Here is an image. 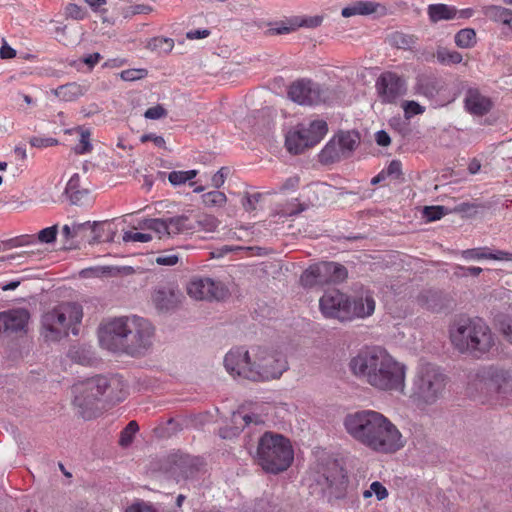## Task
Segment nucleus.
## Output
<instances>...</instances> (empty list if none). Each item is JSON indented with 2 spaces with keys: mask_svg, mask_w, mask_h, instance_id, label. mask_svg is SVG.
<instances>
[{
  "mask_svg": "<svg viewBox=\"0 0 512 512\" xmlns=\"http://www.w3.org/2000/svg\"><path fill=\"white\" fill-rule=\"evenodd\" d=\"M343 425L350 437L376 453L392 454L405 446L396 425L378 411L366 409L349 413Z\"/></svg>",
  "mask_w": 512,
  "mask_h": 512,
  "instance_id": "1",
  "label": "nucleus"
},
{
  "mask_svg": "<svg viewBox=\"0 0 512 512\" xmlns=\"http://www.w3.org/2000/svg\"><path fill=\"white\" fill-rule=\"evenodd\" d=\"M348 366L356 378L376 390L402 393L405 389V365L381 347L360 350L350 359Z\"/></svg>",
  "mask_w": 512,
  "mask_h": 512,
  "instance_id": "2",
  "label": "nucleus"
},
{
  "mask_svg": "<svg viewBox=\"0 0 512 512\" xmlns=\"http://www.w3.org/2000/svg\"><path fill=\"white\" fill-rule=\"evenodd\" d=\"M224 366L234 377L258 382L278 379L288 369V362L275 350L257 347L250 353L244 347H237L225 355Z\"/></svg>",
  "mask_w": 512,
  "mask_h": 512,
  "instance_id": "3",
  "label": "nucleus"
},
{
  "mask_svg": "<svg viewBox=\"0 0 512 512\" xmlns=\"http://www.w3.org/2000/svg\"><path fill=\"white\" fill-rule=\"evenodd\" d=\"M154 328L142 317H119L109 321L99 333L101 345L110 351L137 353L152 345Z\"/></svg>",
  "mask_w": 512,
  "mask_h": 512,
  "instance_id": "4",
  "label": "nucleus"
},
{
  "mask_svg": "<svg viewBox=\"0 0 512 512\" xmlns=\"http://www.w3.org/2000/svg\"><path fill=\"white\" fill-rule=\"evenodd\" d=\"M452 345L461 353L481 358L494 346L490 327L479 317H460L449 330Z\"/></svg>",
  "mask_w": 512,
  "mask_h": 512,
  "instance_id": "5",
  "label": "nucleus"
},
{
  "mask_svg": "<svg viewBox=\"0 0 512 512\" xmlns=\"http://www.w3.org/2000/svg\"><path fill=\"white\" fill-rule=\"evenodd\" d=\"M294 459L292 445L286 437L265 432L258 441L255 460L268 473L278 474L287 470Z\"/></svg>",
  "mask_w": 512,
  "mask_h": 512,
  "instance_id": "6",
  "label": "nucleus"
},
{
  "mask_svg": "<svg viewBox=\"0 0 512 512\" xmlns=\"http://www.w3.org/2000/svg\"><path fill=\"white\" fill-rule=\"evenodd\" d=\"M446 375L431 363L421 365L415 374L411 399L421 408L437 403L444 395Z\"/></svg>",
  "mask_w": 512,
  "mask_h": 512,
  "instance_id": "7",
  "label": "nucleus"
},
{
  "mask_svg": "<svg viewBox=\"0 0 512 512\" xmlns=\"http://www.w3.org/2000/svg\"><path fill=\"white\" fill-rule=\"evenodd\" d=\"M82 308L77 303H62L45 313L42 317V326L45 330V338L58 341L68 335L71 325L81 322Z\"/></svg>",
  "mask_w": 512,
  "mask_h": 512,
  "instance_id": "8",
  "label": "nucleus"
},
{
  "mask_svg": "<svg viewBox=\"0 0 512 512\" xmlns=\"http://www.w3.org/2000/svg\"><path fill=\"white\" fill-rule=\"evenodd\" d=\"M347 276V269L342 264L323 261L310 265L304 270L300 276V283L305 288H312L329 283L343 282Z\"/></svg>",
  "mask_w": 512,
  "mask_h": 512,
  "instance_id": "9",
  "label": "nucleus"
},
{
  "mask_svg": "<svg viewBox=\"0 0 512 512\" xmlns=\"http://www.w3.org/2000/svg\"><path fill=\"white\" fill-rule=\"evenodd\" d=\"M328 131L324 120L311 121L307 126L301 124L298 129L286 137V147L294 154L301 153L305 148L318 144Z\"/></svg>",
  "mask_w": 512,
  "mask_h": 512,
  "instance_id": "10",
  "label": "nucleus"
},
{
  "mask_svg": "<svg viewBox=\"0 0 512 512\" xmlns=\"http://www.w3.org/2000/svg\"><path fill=\"white\" fill-rule=\"evenodd\" d=\"M288 96L293 102L300 105L313 106L329 100L331 91L323 84L302 78L294 81L289 86Z\"/></svg>",
  "mask_w": 512,
  "mask_h": 512,
  "instance_id": "11",
  "label": "nucleus"
},
{
  "mask_svg": "<svg viewBox=\"0 0 512 512\" xmlns=\"http://www.w3.org/2000/svg\"><path fill=\"white\" fill-rule=\"evenodd\" d=\"M88 382L89 378L74 384L72 388L74 393L73 403L84 419H92L99 414L100 408L98 403L103 397V390L98 391L99 389L96 388H88Z\"/></svg>",
  "mask_w": 512,
  "mask_h": 512,
  "instance_id": "12",
  "label": "nucleus"
},
{
  "mask_svg": "<svg viewBox=\"0 0 512 512\" xmlns=\"http://www.w3.org/2000/svg\"><path fill=\"white\" fill-rule=\"evenodd\" d=\"M317 481L319 484L323 485L334 498L340 499L345 496L348 477L344 468L337 460L332 459L327 461Z\"/></svg>",
  "mask_w": 512,
  "mask_h": 512,
  "instance_id": "13",
  "label": "nucleus"
},
{
  "mask_svg": "<svg viewBox=\"0 0 512 512\" xmlns=\"http://www.w3.org/2000/svg\"><path fill=\"white\" fill-rule=\"evenodd\" d=\"M319 307L326 318H334L339 321L350 320L349 296L339 290L326 291L319 300Z\"/></svg>",
  "mask_w": 512,
  "mask_h": 512,
  "instance_id": "14",
  "label": "nucleus"
},
{
  "mask_svg": "<svg viewBox=\"0 0 512 512\" xmlns=\"http://www.w3.org/2000/svg\"><path fill=\"white\" fill-rule=\"evenodd\" d=\"M187 293L196 300H221L227 295V289L212 278L194 277L187 285Z\"/></svg>",
  "mask_w": 512,
  "mask_h": 512,
  "instance_id": "15",
  "label": "nucleus"
},
{
  "mask_svg": "<svg viewBox=\"0 0 512 512\" xmlns=\"http://www.w3.org/2000/svg\"><path fill=\"white\" fill-rule=\"evenodd\" d=\"M90 389L103 390V397L107 401L115 403L123 401L127 396V385L122 376L112 375L110 377L97 375L89 378L87 384Z\"/></svg>",
  "mask_w": 512,
  "mask_h": 512,
  "instance_id": "16",
  "label": "nucleus"
},
{
  "mask_svg": "<svg viewBox=\"0 0 512 512\" xmlns=\"http://www.w3.org/2000/svg\"><path fill=\"white\" fill-rule=\"evenodd\" d=\"M376 89L383 103H394L405 94L406 82L394 72H384L376 81Z\"/></svg>",
  "mask_w": 512,
  "mask_h": 512,
  "instance_id": "17",
  "label": "nucleus"
},
{
  "mask_svg": "<svg viewBox=\"0 0 512 512\" xmlns=\"http://www.w3.org/2000/svg\"><path fill=\"white\" fill-rule=\"evenodd\" d=\"M479 382L489 390L506 395L511 387V375L508 370L491 367L488 371H482L477 375Z\"/></svg>",
  "mask_w": 512,
  "mask_h": 512,
  "instance_id": "18",
  "label": "nucleus"
},
{
  "mask_svg": "<svg viewBox=\"0 0 512 512\" xmlns=\"http://www.w3.org/2000/svg\"><path fill=\"white\" fill-rule=\"evenodd\" d=\"M375 305L373 293L362 288L353 300L349 298L350 320L371 316L375 311Z\"/></svg>",
  "mask_w": 512,
  "mask_h": 512,
  "instance_id": "19",
  "label": "nucleus"
},
{
  "mask_svg": "<svg viewBox=\"0 0 512 512\" xmlns=\"http://www.w3.org/2000/svg\"><path fill=\"white\" fill-rule=\"evenodd\" d=\"M29 317V312L23 308L0 312L1 332L17 333L24 331Z\"/></svg>",
  "mask_w": 512,
  "mask_h": 512,
  "instance_id": "20",
  "label": "nucleus"
},
{
  "mask_svg": "<svg viewBox=\"0 0 512 512\" xmlns=\"http://www.w3.org/2000/svg\"><path fill=\"white\" fill-rule=\"evenodd\" d=\"M182 297L180 290L171 285L157 287L152 294L153 303L159 311L176 308L181 303Z\"/></svg>",
  "mask_w": 512,
  "mask_h": 512,
  "instance_id": "21",
  "label": "nucleus"
},
{
  "mask_svg": "<svg viewBox=\"0 0 512 512\" xmlns=\"http://www.w3.org/2000/svg\"><path fill=\"white\" fill-rule=\"evenodd\" d=\"M465 109L473 115L483 116L492 108L490 98L482 95L476 88H469L464 98Z\"/></svg>",
  "mask_w": 512,
  "mask_h": 512,
  "instance_id": "22",
  "label": "nucleus"
},
{
  "mask_svg": "<svg viewBox=\"0 0 512 512\" xmlns=\"http://www.w3.org/2000/svg\"><path fill=\"white\" fill-rule=\"evenodd\" d=\"M442 89V80L433 73H423L416 77L414 90L418 95L433 99Z\"/></svg>",
  "mask_w": 512,
  "mask_h": 512,
  "instance_id": "23",
  "label": "nucleus"
},
{
  "mask_svg": "<svg viewBox=\"0 0 512 512\" xmlns=\"http://www.w3.org/2000/svg\"><path fill=\"white\" fill-rule=\"evenodd\" d=\"M465 260H496L512 262V253L490 247H478L461 251Z\"/></svg>",
  "mask_w": 512,
  "mask_h": 512,
  "instance_id": "24",
  "label": "nucleus"
},
{
  "mask_svg": "<svg viewBox=\"0 0 512 512\" xmlns=\"http://www.w3.org/2000/svg\"><path fill=\"white\" fill-rule=\"evenodd\" d=\"M416 302L426 310L440 312L447 306L448 299L441 291L426 289L417 295Z\"/></svg>",
  "mask_w": 512,
  "mask_h": 512,
  "instance_id": "25",
  "label": "nucleus"
},
{
  "mask_svg": "<svg viewBox=\"0 0 512 512\" xmlns=\"http://www.w3.org/2000/svg\"><path fill=\"white\" fill-rule=\"evenodd\" d=\"M175 470L179 471V475L183 479L195 478L204 468V460L197 456L184 455L180 456L174 463Z\"/></svg>",
  "mask_w": 512,
  "mask_h": 512,
  "instance_id": "26",
  "label": "nucleus"
},
{
  "mask_svg": "<svg viewBox=\"0 0 512 512\" xmlns=\"http://www.w3.org/2000/svg\"><path fill=\"white\" fill-rule=\"evenodd\" d=\"M489 20L507 26L512 32V10L499 5H486L481 9Z\"/></svg>",
  "mask_w": 512,
  "mask_h": 512,
  "instance_id": "27",
  "label": "nucleus"
},
{
  "mask_svg": "<svg viewBox=\"0 0 512 512\" xmlns=\"http://www.w3.org/2000/svg\"><path fill=\"white\" fill-rule=\"evenodd\" d=\"M89 227V221L78 224L74 223L72 226L64 225L62 228V235L70 247L76 246V244L86 242V233L88 232Z\"/></svg>",
  "mask_w": 512,
  "mask_h": 512,
  "instance_id": "28",
  "label": "nucleus"
},
{
  "mask_svg": "<svg viewBox=\"0 0 512 512\" xmlns=\"http://www.w3.org/2000/svg\"><path fill=\"white\" fill-rule=\"evenodd\" d=\"M379 8L385 9L383 5L373 1H356L341 11V15L349 18L355 15H370L377 13Z\"/></svg>",
  "mask_w": 512,
  "mask_h": 512,
  "instance_id": "29",
  "label": "nucleus"
},
{
  "mask_svg": "<svg viewBox=\"0 0 512 512\" xmlns=\"http://www.w3.org/2000/svg\"><path fill=\"white\" fill-rule=\"evenodd\" d=\"M427 13L432 23L456 19V7L447 4H430Z\"/></svg>",
  "mask_w": 512,
  "mask_h": 512,
  "instance_id": "30",
  "label": "nucleus"
},
{
  "mask_svg": "<svg viewBox=\"0 0 512 512\" xmlns=\"http://www.w3.org/2000/svg\"><path fill=\"white\" fill-rule=\"evenodd\" d=\"M86 92V88L76 82L67 83L57 87L54 90V95L61 100L71 102L77 100L83 96Z\"/></svg>",
  "mask_w": 512,
  "mask_h": 512,
  "instance_id": "31",
  "label": "nucleus"
},
{
  "mask_svg": "<svg viewBox=\"0 0 512 512\" xmlns=\"http://www.w3.org/2000/svg\"><path fill=\"white\" fill-rule=\"evenodd\" d=\"M338 144L344 152V158L350 156V154L355 150L359 142V134L355 131H346L340 132L335 136Z\"/></svg>",
  "mask_w": 512,
  "mask_h": 512,
  "instance_id": "32",
  "label": "nucleus"
},
{
  "mask_svg": "<svg viewBox=\"0 0 512 512\" xmlns=\"http://www.w3.org/2000/svg\"><path fill=\"white\" fill-rule=\"evenodd\" d=\"M169 235L174 236L180 233L188 232L193 230L194 224L186 215H178L167 218Z\"/></svg>",
  "mask_w": 512,
  "mask_h": 512,
  "instance_id": "33",
  "label": "nucleus"
},
{
  "mask_svg": "<svg viewBox=\"0 0 512 512\" xmlns=\"http://www.w3.org/2000/svg\"><path fill=\"white\" fill-rule=\"evenodd\" d=\"M437 61L445 66L456 65L462 62L463 56L455 50H450L444 46H438L435 52Z\"/></svg>",
  "mask_w": 512,
  "mask_h": 512,
  "instance_id": "34",
  "label": "nucleus"
},
{
  "mask_svg": "<svg viewBox=\"0 0 512 512\" xmlns=\"http://www.w3.org/2000/svg\"><path fill=\"white\" fill-rule=\"evenodd\" d=\"M320 158L324 163L334 162L344 158V152L335 137H333L322 149Z\"/></svg>",
  "mask_w": 512,
  "mask_h": 512,
  "instance_id": "35",
  "label": "nucleus"
},
{
  "mask_svg": "<svg viewBox=\"0 0 512 512\" xmlns=\"http://www.w3.org/2000/svg\"><path fill=\"white\" fill-rule=\"evenodd\" d=\"M454 42L457 47L469 49L477 43L476 32L473 28H464L459 30L454 36Z\"/></svg>",
  "mask_w": 512,
  "mask_h": 512,
  "instance_id": "36",
  "label": "nucleus"
},
{
  "mask_svg": "<svg viewBox=\"0 0 512 512\" xmlns=\"http://www.w3.org/2000/svg\"><path fill=\"white\" fill-rule=\"evenodd\" d=\"M389 42L398 49L408 50L416 44L417 38L414 35L396 31L389 36Z\"/></svg>",
  "mask_w": 512,
  "mask_h": 512,
  "instance_id": "37",
  "label": "nucleus"
},
{
  "mask_svg": "<svg viewBox=\"0 0 512 512\" xmlns=\"http://www.w3.org/2000/svg\"><path fill=\"white\" fill-rule=\"evenodd\" d=\"M143 228L152 230L158 234L159 238L170 237L168 230V220L162 218H149L143 221Z\"/></svg>",
  "mask_w": 512,
  "mask_h": 512,
  "instance_id": "38",
  "label": "nucleus"
},
{
  "mask_svg": "<svg viewBox=\"0 0 512 512\" xmlns=\"http://www.w3.org/2000/svg\"><path fill=\"white\" fill-rule=\"evenodd\" d=\"M174 47V40L167 37H154L147 43V48L158 53H169Z\"/></svg>",
  "mask_w": 512,
  "mask_h": 512,
  "instance_id": "39",
  "label": "nucleus"
},
{
  "mask_svg": "<svg viewBox=\"0 0 512 512\" xmlns=\"http://www.w3.org/2000/svg\"><path fill=\"white\" fill-rule=\"evenodd\" d=\"M226 201V195L218 190L210 191L202 195V202L207 207H221Z\"/></svg>",
  "mask_w": 512,
  "mask_h": 512,
  "instance_id": "40",
  "label": "nucleus"
},
{
  "mask_svg": "<svg viewBox=\"0 0 512 512\" xmlns=\"http://www.w3.org/2000/svg\"><path fill=\"white\" fill-rule=\"evenodd\" d=\"M138 430V423L136 421H130L120 433L119 445L128 447L132 443L134 435Z\"/></svg>",
  "mask_w": 512,
  "mask_h": 512,
  "instance_id": "41",
  "label": "nucleus"
},
{
  "mask_svg": "<svg viewBox=\"0 0 512 512\" xmlns=\"http://www.w3.org/2000/svg\"><path fill=\"white\" fill-rule=\"evenodd\" d=\"M196 175H197L196 170L172 171L168 175V180L172 185L178 186V185L185 184L187 181L196 177Z\"/></svg>",
  "mask_w": 512,
  "mask_h": 512,
  "instance_id": "42",
  "label": "nucleus"
},
{
  "mask_svg": "<svg viewBox=\"0 0 512 512\" xmlns=\"http://www.w3.org/2000/svg\"><path fill=\"white\" fill-rule=\"evenodd\" d=\"M104 235V227L101 223L94 222L93 224L90 223V227L88 229V232L86 233V242L89 244H95L104 241L103 240Z\"/></svg>",
  "mask_w": 512,
  "mask_h": 512,
  "instance_id": "43",
  "label": "nucleus"
},
{
  "mask_svg": "<svg viewBox=\"0 0 512 512\" xmlns=\"http://www.w3.org/2000/svg\"><path fill=\"white\" fill-rule=\"evenodd\" d=\"M80 130V141L79 144L74 147L76 154L82 155L89 153L92 150V144L90 143V131L84 128Z\"/></svg>",
  "mask_w": 512,
  "mask_h": 512,
  "instance_id": "44",
  "label": "nucleus"
},
{
  "mask_svg": "<svg viewBox=\"0 0 512 512\" xmlns=\"http://www.w3.org/2000/svg\"><path fill=\"white\" fill-rule=\"evenodd\" d=\"M232 421L235 425H241L242 427L248 426L252 423H254V424L263 423V420L260 418V416H258L256 414L242 415L239 412L233 414Z\"/></svg>",
  "mask_w": 512,
  "mask_h": 512,
  "instance_id": "45",
  "label": "nucleus"
},
{
  "mask_svg": "<svg viewBox=\"0 0 512 512\" xmlns=\"http://www.w3.org/2000/svg\"><path fill=\"white\" fill-rule=\"evenodd\" d=\"M447 213L448 209L444 206H427L424 208V216L428 221L439 220Z\"/></svg>",
  "mask_w": 512,
  "mask_h": 512,
  "instance_id": "46",
  "label": "nucleus"
},
{
  "mask_svg": "<svg viewBox=\"0 0 512 512\" xmlns=\"http://www.w3.org/2000/svg\"><path fill=\"white\" fill-rule=\"evenodd\" d=\"M58 233L57 225H53L47 228H44L39 231L36 242L39 241L41 243H53L56 240V236Z\"/></svg>",
  "mask_w": 512,
  "mask_h": 512,
  "instance_id": "47",
  "label": "nucleus"
},
{
  "mask_svg": "<svg viewBox=\"0 0 512 512\" xmlns=\"http://www.w3.org/2000/svg\"><path fill=\"white\" fill-rule=\"evenodd\" d=\"M29 143L32 147L46 148L58 145V140L52 137L34 136L30 138Z\"/></svg>",
  "mask_w": 512,
  "mask_h": 512,
  "instance_id": "48",
  "label": "nucleus"
},
{
  "mask_svg": "<svg viewBox=\"0 0 512 512\" xmlns=\"http://www.w3.org/2000/svg\"><path fill=\"white\" fill-rule=\"evenodd\" d=\"M122 239L124 242H149L152 236L148 233L125 231Z\"/></svg>",
  "mask_w": 512,
  "mask_h": 512,
  "instance_id": "49",
  "label": "nucleus"
},
{
  "mask_svg": "<svg viewBox=\"0 0 512 512\" xmlns=\"http://www.w3.org/2000/svg\"><path fill=\"white\" fill-rule=\"evenodd\" d=\"M87 12L81 6L70 3L65 7V15L75 20H82L85 18Z\"/></svg>",
  "mask_w": 512,
  "mask_h": 512,
  "instance_id": "50",
  "label": "nucleus"
},
{
  "mask_svg": "<svg viewBox=\"0 0 512 512\" xmlns=\"http://www.w3.org/2000/svg\"><path fill=\"white\" fill-rule=\"evenodd\" d=\"M323 17L316 15V16H309L304 17L301 20L295 19V26L298 27H307V28H316L322 24Z\"/></svg>",
  "mask_w": 512,
  "mask_h": 512,
  "instance_id": "51",
  "label": "nucleus"
},
{
  "mask_svg": "<svg viewBox=\"0 0 512 512\" xmlns=\"http://www.w3.org/2000/svg\"><path fill=\"white\" fill-rule=\"evenodd\" d=\"M403 109H404L406 118H410L414 115L422 114L425 111V108L423 106H421L418 102L412 101V100L405 101L403 103Z\"/></svg>",
  "mask_w": 512,
  "mask_h": 512,
  "instance_id": "52",
  "label": "nucleus"
},
{
  "mask_svg": "<svg viewBox=\"0 0 512 512\" xmlns=\"http://www.w3.org/2000/svg\"><path fill=\"white\" fill-rule=\"evenodd\" d=\"M147 75L145 69H127L121 72L120 76L124 81H135L144 78Z\"/></svg>",
  "mask_w": 512,
  "mask_h": 512,
  "instance_id": "53",
  "label": "nucleus"
},
{
  "mask_svg": "<svg viewBox=\"0 0 512 512\" xmlns=\"http://www.w3.org/2000/svg\"><path fill=\"white\" fill-rule=\"evenodd\" d=\"M262 195L260 193L249 194L246 193L242 199V206L246 211H254L256 209V203L259 202Z\"/></svg>",
  "mask_w": 512,
  "mask_h": 512,
  "instance_id": "54",
  "label": "nucleus"
},
{
  "mask_svg": "<svg viewBox=\"0 0 512 512\" xmlns=\"http://www.w3.org/2000/svg\"><path fill=\"white\" fill-rule=\"evenodd\" d=\"M296 29L295 21L290 24L286 25L285 23H276L273 27H270L268 29V33L270 35H282V34H288Z\"/></svg>",
  "mask_w": 512,
  "mask_h": 512,
  "instance_id": "55",
  "label": "nucleus"
},
{
  "mask_svg": "<svg viewBox=\"0 0 512 512\" xmlns=\"http://www.w3.org/2000/svg\"><path fill=\"white\" fill-rule=\"evenodd\" d=\"M483 271L481 267L471 266V267H465L458 265L455 268L454 274L457 277H467L468 275L472 276H478Z\"/></svg>",
  "mask_w": 512,
  "mask_h": 512,
  "instance_id": "56",
  "label": "nucleus"
},
{
  "mask_svg": "<svg viewBox=\"0 0 512 512\" xmlns=\"http://www.w3.org/2000/svg\"><path fill=\"white\" fill-rule=\"evenodd\" d=\"M166 115H167V111L160 104L148 108L144 113V117L147 119H151V120H157L162 117H165Z\"/></svg>",
  "mask_w": 512,
  "mask_h": 512,
  "instance_id": "57",
  "label": "nucleus"
},
{
  "mask_svg": "<svg viewBox=\"0 0 512 512\" xmlns=\"http://www.w3.org/2000/svg\"><path fill=\"white\" fill-rule=\"evenodd\" d=\"M229 173V169L227 167L220 168L211 178L212 186L216 189L220 188Z\"/></svg>",
  "mask_w": 512,
  "mask_h": 512,
  "instance_id": "58",
  "label": "nucleus"
},
{
  "mask_svg": "<svg viewBox=\"0 0 512 512\" xmlns=\"http://www.w3.org/2000/svg\"><path fill=\"white\" fill-rule=\"evenodd\" d=\"M178 261L179 256L177 254H163L155 259V262L161 266H173L176 265Z\"/></svg>",
  "mask_w": 512,
  "mask_h": 512,
  "instance_id": "59",
  "label": "nucleus"
},
{
  "mask_svg": "<svg viewBox=\"0 0 512 512\" xmlns=\"http://www.w3.org/2000/svg\"><path fill=\"white\" fill-rule=\"evenodd\" d=\"M140 141L142 143L152 141L155 146L160 147V148H165V139L162 136H158L153 133L143 134L140 137Z\"/></svg>",
  "mask_w": 512,
  "mask_h": 512,
  "instance_id": "60",
  "label": "nucleus"
},
{
  "mask_svg": "<svg viewBox=\"0 0 512 512\" xmlns=\"http://www.w3.org/2000/svg\"><path fill=\"white\" fill-rule=\"evenodd\" d=\"M370 488L373 492V494L376 495L378 500H383L388 497V491L387 489L378 481L372 482L370 485Z\"/></svg>",
  "mask_w": 512,
  "mask_h": 512,
  "instance_id": "61",
  "label": "nucleus"
},
{
  "mask_svg": "<svg viewBox=\"0 0 512 512\" xmlns=\"http://www.w3.org/2000/svg\"><path fill=\"white\" fill-rule=\"evenodd\" d=\"M87 194L88 191L86 189L79 188L76 191L67 194V196L73 204L78 205L81 204V202L87 196Z\"/></svg>",
  "mask_w": 512,
  "mask_h": 512,
  "instance_id": "62",
  "label": "nucleus"
},
{
  "mask_svg": "<svg viewBox=\"0 0 512 512\" xmlns=\"http://www.w3.org/2000/svg\"><path fill=\"white\" fill-rule=\"evenodd\" d=\"M125 512H156V510L145 503H137L128 507Z\"/></svg>",
  "mask_w": 512,
  "mask_h": 512,
  "instance_id": "63",
  "label": "nucleus"
},
{
  "mask_svg": "<svg viewBox=\"0 0 512 512\" xmlns=\"http://www.w3.org/2000/svg\"><path fill=\"white\" fill-rule=\"evenodd\" d=\"M501 331L504 338L512 344V320L501 323Z\"/></svg>",
  "mask_w": 512,
  "mask_h": 512,
  "instance_id": "64",
  "label": "nucleus"
}]
</instances>
